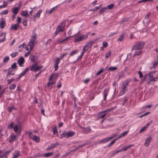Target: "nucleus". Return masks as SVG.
I'll list each match as a JSON object with an SVG mask.
<instances>
[{"label":"nucleus","instance_id":"nucleus-14","mask_svg":"<svg viewBox=\"0 0 158 158\" xmlns=\"http://www.w3.org/2000/svg\"><path fill=\"white\" fill-rule=\"evenodd\" d=\"M57 143L52 144H51V145L48 146V147L47 148V149L48 150H50L51 149L53 148H54L56 146H57Z\"/></svg>","mask_w":158,"mask_h":158},{"label":"nucleus","instance_id":"nucleus-51","mask_svg":"<svg viewBox=\"0 0 158 158\" xmlns=\"http://www.w3.org/2000/svg\"><path fill=\"white\" fill-rule=\"evenodd\" d=\"M17 23H18V24L19 25V24L21 22V18L20 17H17Z\"/></svg>","mask_w":158,"mask_h":158},{"label":"nucleus","instance_id":"nucleus-46","mask_svg":"<svg viewBox=\"0 0 158 158\" xmlns=\"http://www.w3.org/2000/svg\"><path fill=\"white\" fill-rule=\"evenodd\" d=\"M158 65V62H156L154 63L153 64V65L152 66L153 68V69H155Z\"/></svg>","mask_w":158,"mask_h":158},{"label":"nucleus","instance_id":"nucleus-58","mask_svg":"<svg viewBox=\"0 0 158 158\" xmlns=\"http://www.w3.org/2000/svg\"><path fill=\"white\" fill-rule=\"evenodd\" d=\"M7 2H4L3 3V5L2 6L4 8H5L7 6Z\"/></svg>","mask_w":158,"mask_h":158},{"label":"nucleus","instance_id":"nucleus-36","mask_svg":"<svg viewBox=\"0 0 158 158\" xmlns=\"http://www.w3.org/2000/svg\"><path fill=\"white\" fill-rule=\"evenodd\" d=\"M20 152H17L13 156V158H17L19 155Z\"/></svg>","mask_w":158,"mask_h":158},{"label":"nucleus","instance_id":"nucleus-10","mask_svg":"<svg viewBox=\"0 0 158 158\" xmlns=\"http://www.w3.org/2000/svg\"><path fill=\"white\" fill-rule=\"evenodd\" d=\"M20 26L18 24V23H16L15 24H12L10 27V29H14L15 30H17Z\"/></svg>","mask_w":158,"mask_h":158},{"label":"nucleus","instance_id":"nucleus-30","mask_svg":"<svg viewBox=\"0 0 158 158\" xmlns=\"http://www.w3.org/2000/svg\"><path fill=\"white\" fill-rule=\"evenodd\" d=\"M17 67L16 64V63H14L11 66V67L10 68V69L13 70L15 69Z\"/></svg>","mask_w":158,"mask_h":158},{"label":"nucleus","instance_id":"nucleus-53","mask_svg":"<svg viewBox=\"0 0 158 158\" xmlns=\"http://www.w3.org/2000/svg\"><path fill=\"white\" fill-rule=\"evenodd\" d=\"M103 94H106V96H107L108 95V89H106L104 90L103 92Z\"/></svg>","mask_w":158,"mask_h":158},{"label":"nucleus","instance_id":"nucleus-18","mask_svg":"<svg viewBox=\"0 0 158 158\" xmlns=\"http://www.w3.org/2000/svg\"><path fill=\"white\" fill-rule=\"evenodd\" d=\"M5 26V21L3 20H1L0 22V28L3 29Z\"/></svg>","mask_w":158,"mask_h":158},{"label":"nucleus","instance_id":"nucleus-64","mask_svg":"<svg viewBox=\"0 0 158 158\" xmlns=\"http://www.w3.org/2000/svg\"><path fill=\"white\" fill-rule=\"evenodd\" d=\"M107 114L106 113H104V114H102L100 117V118H104Z\"/></svg>","mask_w":158,"mask_h":158},{"label":"nucleus","instance_id":"nucleus-61","mask_svg":"<svg viewBox=\"0 0 158 158\" xmlns=\"http://www.w3.org/2000/svg\"><path fill=\"white\" fill-rule=\"evenodd\" d=\"M60 58H57L56 59V61H55V63H56V64H59V63H60Z\"/></svg>","mask_w":158,"mask_h":158},{"label":"nucleus","instance_id":"nucleus-16","mask_svg":"<svg viewBox=\"0 0 158 158\" xmlns=\"http://www.w3.org/2000/svg\"><path fill=\"white\" fill-rule=\"evenodd\" d=\"M19 7H15L12 10V12L14 14H17L19 12Z\"/></svg>","mask_w":158,"mask_h":158},{"label":"nucleus","instance_id":"nucleus-12","mask_svg":"<svg viewBox=\"0 0 158 158\" xmlns=\"http://www.w3.org/2000/svg\"><path fill=\"white\" fill-rule=\"evenodd\" d=\"M25 61L24 59L23 56L20 57L19 59L18 60L17 63H18L20 66H21Z\"/></svg>","mask_w":158,"mask_h":158},{"label":"nucleus","instance_id":"nucleus-31","mask_svg":"<svg viewBox=\"0 0 158 158\" xmlns=\"http://www.w3.org/2000/svg\"><path fill=\"white\" fill-rule=\"evenodd\" d=\"M124 34L122 35H121L120 37L118 38L117 40L118 42H121L124 39Z\"/></svg>","mask_w":158,"mask_h":158},{"label":"nucleus","instance_id":"nucleus-59","mask_svg":"<svg viewBox=\"0 0 158 158\" xmlns=\"http://www.w3.org/2000/svg\"><path fill=\"white\" fill-rule=\"evenodd\" d=\"M11 152V151H7L6 152L4 155L3 156H7L8 154L10 153V152Z\"/></svg>","mask_w":158,"mask_h":158},{"label":"nucleus","instance_id":"nucleus-22","mask_svg":"<svg viewBox=\"0 0 158 158\" xmlns=\"http://www.w3.org/2000/svg\"><path fill=\"white\" fill-rule=\"evenodd\" d=\"M42 12L41 10H40L34 16V17L38 18L40 17V13Z\"/></svg>","mask_w":158,"mask_h":158},{"label":"nucleus","instance_id":"nucleus-15","mask_svg":"<svg viewBox=\"0 0 158 158\" xmlns=\"http://www.w3.org/2000/svg\"><path fill=\"white\" fill-rule=\"evenodd\" d=\"M74 134V133L72 131L66 132V138H68L69 137H71L73 136Z\"/></svg>","mask_w":158,"mask_h":158},{"label":"nucleus","instance_id":"nucleus-34","mask_svg":"<svg viewBox=\"0 0 158 158\" xmlns=\"http://www.w3.org/2000/svg\"><path fill=\"white\" fill-rule=\"evenodd\" d=\"M66 137V132L65 131L63 132V133L60 135V137L61 138H63V137Z\"/></svg>","mask_w":158,"mask_h":158},{"label":"nucleus","instance_id":"nucleus-39","mask_svg":"<svg viewBox=\"0 0 158 158\" xmlns=\"http://www.w3.org/2000/svg\"><path fill=\"white\" fill-rule=\"evenodd\" d=\"M16 85L15 84H12L10 87V90L14 89L16 87Z\"/></svg>","mask_w":158,"mask_h":158},{"label":"nucleus","instance_id":"nucleus-42","mask_svg":"<svg viewBox=\"0 0 158 158\" xmlns=\"http://www.w3.org/2000/svg\"><path fill=\"white\" fill-rule=\"evenodd\" d=\"M18 130V125L16 124L14 127V130L15 132H17Z\"/></svg>","mask_w":158,"mask_h":158},{"label":"nucleus","instance_id":"nucleus-11","mask_svg":"<svg viewBox=\"0 0 158 158\" xmlns=\"http://www.w3.org/2000/svg\"><path fill=\"white\" fill-rule=\"evenodd\" d=\"M115 135H114L113 136L103 139L100 141V143H104L107 142L109 141L110 139H112L114 137H115Z\"/></svg>","mask_w":158,"mask_h":158},{"label":"nucleus","instance_id":"nucleus-23","mask_svg":"<svg viewBox=\"0 0 158 158\" xmlns=\"http://www.w3.org/2000/svg\"><path fill=\"white\" fill-rule=\"evenodd\" d=\"M53 154V152H52L46 153L43 155V156L45 157H49L52 156Z\"/></svg>","mask_w":158,"mask_h":158},{"label":"nucleus","instance_id":"nucleus-13","mask_svg":"<svg viewBox=\"0 0 158 158\" xmlns=\"http://www.w3.org/2000/svg\"><path fill=\"white\" fill-rule=\"evenodd\" d=\"M152 138L151 137H148L146 139L145 142L144 144V145L146 147L148 146V144L151 141Z\"/></svg>","mask_w":158,"mask_h":158},{"label":"nucleus","instance_id":"nucleus-33","mask_svg":"<svg viewBox=\"0 0 158 158\" xmlns=\"http://www.w3.org/2000/svg\"><path fill=\"white\" fill-rule=\"evenodd\" d=\"M18 54V53L17 52H14L13 53H12L10 54L11 56L13 58L15 57Z\"/></svg>","mask_w":158,"mask_h":158},{"label":"nucleus","instance_id":"nucleus-29","mask_svg":"<svg viewBox=\"0 0 158 158\" xmlns=\"http://www.w3.org/2000/svg\"><path fill=\"white\" fill-rule=\"evenodd\" d=\"M21 15L22 16H28V14L27 13V11H24L22 12L21 13Z\"/></svg>","mask_w":158,"mask_h":158},{"label":"nucleus","instance_id":"nucleus-63","mask_svg":"<svg viewBox=\"0 0 158 158\" xmlns=\"http://www.w3.org/2000/svg\"><path fill=\"white\" fill-rule=\"evenodd\" d=\"M31 53V52L30 51H28L24 55V56L25 57H26L28 56Z\"/></svg>","mask_w":158,"mask_h":158},{"label":"nucleus","instance_id":"nucleus-48","mask_svg":"<svg viewBox=\"0 0 158 158\" xmlns=\"http://www.w3.org/2000/svg\"><path fill=\"white\" fill-rule=\"evenodd\" d=\"M89 144V143H84L83 144H82L81 145H79V147H80V148L82 147H83V146H85L86 145H87V144Z\"/></svg>","mask_w":158,"mask_h":158},{"label":"nucleus","instance_id":"nucleus-6","mask_svg":"<svg viewBox=\"0 0 158 158\" xmlns=\"http://www.w3.org/2000/svg\"><path fill=\"white\" fill-rule=\"evenodd\" d=\"M29 136L31 139L37 143L39 142L40 141L39 138L36 135H34L31 132L29 133Z\"/></svg>","mask_w":158,"mask_h":158},{"label":"nucleus","instance_id":"nucleus-37","mask_svg":"<svg viewBox=\"0 0 158 158\" xmlns=\"http://www.w3.org/2000/svg\"><path fill=\"white\" fill-rule=\"evenodd\" d=\"M114 5L113 4H112L110 5H108L107 6V7H106V8H107V9H112L114 7Z\"/></svg>","mask_w":158,"mask_h":158},{"label":"nucleus","instance_id":"nucleus-4","mask_svg":"<svg viewBox=\"0 0 158 158\" xmlns=\"http://www.w3.org/2000/svg\"><path fill=\"white\" fill-rule=\"evenodd\" d=\"M88 35V34H87L81 36H76L74 40V42H77L85 40L87 38Z\"/></svg>","mask_w":158,"mask_h":158},{"label":"nucleus","instance_id":"nucleus-35","mask_svg":"<svg viewBox=\"0 0 158 158\" xmlns=\"http://www.w3.org/2000/svg\"><path fill=\"white\" fill-rule=\"evenodd\" d=\"M8 10H4L2 12L0 13V14L1 15H6V14H8Z\"/></svg>","mask_w":158,"mask_h":158},{"label":"nucleus","instance_id":"nucleus-1","mask_svg":"<svg viewBox=\"0 0 158 158\" xmlns=\"http://www.w3.org/2000/svg\"><path fill=\"white\" fill-rule=\"evenodd\" d=\"M36 39V34L34 33L31 37L30 41L28 44V46L30 47V50H32L35 46L36 43L35 42Z\"/></svg>","mask_w":158,"mask_h":158},{"label":"nucleus","instance_id":"nucleus-17","mask_svg":"<svg viewBox=\"0 0 158 158\" xmlns=\"http://www.w3.org/2000/svg\"><path fill=\"white\" fill-rule=\"evenodd\" d=\"M56 83V81H54L53 82H50L49 81L47 85H45V87H50L51 86H52V85H54Z\"/></svg>","mask_w":158,"mask_h":158},{"label":"nucleus","instance_id":"nucleus-55","mask_svg":"<svg viewBox=\"0 0 158 158\" xmlns=\"http://www.w3.org/2000/svg\"><path fill=\"white\" fill-rule=\"evenodd\" d=\"M101 6H102L101 5H100L99 6L95 7V8L93 10V11H94L99 9L100 8Z\"/></svg>","mask_w":158,"mask_h":158},{"label":"nucleus","instance_id":"nucleus-5","mask_svg":"<svg viewBox=\"0 0 158 158\" xmlns=\"http://www.w3.org/2000/svg\"><path fill=\"white\" fill-rule=\"evenodd\" d=\"M65 21H63L60 25L57 27L56 29L57 30H58V31L63 32L64 31L65 26Z\"/></svg>","mask_w":158,"mask_h":158},{"label":"nucleus","instance_id":"nucleus-2","mask_svg":"<svg viewBox=\"0 0 158 158\" xmlns=\"http://www.w3.org/2000/svg\"><path fill=\"white\" fill-rule=\"evenodd\" d=\"M145 43L142 42L138 41L135 44L133 45L132 50H141L143 49L144 47Z\"/></svg>","mask_w":158,"mask_h":158},{"label":"nucleus","instance_id":"nucleus-49","mask_svg":"<svg viewBox=\"0 0 158 158\" xmlns=\"http://www.w3.org/2000/svg\"><path fill=\"white\" fill-rule=\"evenodd\" d=\"M15 109V108L13 106H11V107H9L8 109V111L10 112L12 111V110H14Z\"/></svg>","mask_w":158,"mask_h":158},{"label":"nucleus","instance_id":"nucleus-27","mask_svg":"<svg viewBox=\"0 0 158 158\" xmlns=\"http://www.w3.org/2000/svg\"><path fill=\"white\" fill-rule=\"evenodd\" d=\"M43 156V154L40 153L35 154L34 155V158H36L37 157H42Z\"/></svg>","mask_w":158,"mask_h":158},{"label":"nucleus","instance_id":"nucleus-60","mask_svg":"<svg viewBox=\"0 0 158 158\" xmlns=\"http://www.w3.org/2000/svg\"><path fill=\"white\" fill-rule=\"evenodd\" d=\"M14 78L11 79H8L7 80V81H8L7 84H10L11 82L12 81H14Z\"/></svg>","mask_w":158,"mask_h":158},{"label":"nucleus","instance_id":"nucleus-62","mask_svg":"<svg viewBox=\"0 0 158 158\" xmlns=\"http://www.w3.org/2000/svg\"><path fill=\"white\" fill-rule=\"evenodd\" d=\"M128 148L127 147H125L123 148H122V149H120L121 150V151H126L127 150V149Z\"/></svg>","mask_w":158,"mask_h":158},{"label":"nucleus","instance_id":"nucleus-43","mask_svg":"<svg viewBox=\"0 0 158 158\" xmlns=\"http://www.w3.org/2000/svg\"><path fill=\"white\" fill-rule=\"evenodd\" d=\"M141 51H139L138 52H135L134 55H133V56H135V55L139 56V55H140L141 54Z\"/></svg>","mask_w":158,"mask_h":158},{"label":"nucleus","instance_id":"nucleus-8","mask_svg":"<svg viewBox=\"0 0 158 158\" xmlns=\"http://www.w3.org/2000/svg\"><path fill=\"white\" fill-rule=\"evenodd\" d=\"M15 71L10 68H9L7 69V73L6 76V78H8V77L10 75H15Z\"/></svg>","mask_w":158,"mask_h":158},{"label":"nucleus","instance_id":"nucleus-47","mask_svg":"<svg viewBox=\"0 0 158 158\" xmlns=\"http://www.w3.org/2000/svg\"><path fill=\"white\" fill-rule=\"evenodd\" d=\"M103 71V69H100L99 71L97 72L96 73V75H100L102 73Z\"/></svg>","mask_w":158,"mask_h":158},{"label":"nucleus","instance_id":"nucleus-50","mask_svg":"<svg viewBox=\"0 0 158 158\" xmlns=\"http://www.w3.org/2000/svg\"><path fill=\"white\" fill-rule=\"evenodd\" d=\"M77 50H75L72 52L70 53L69 54V55L70 56H72L74 55L76 53H77Z\"/></svg>","mask_w":158,"mask_h":158},{"label":"nucleus","instance_id":"nucleus-45","mask_svg":"<svg viewBox=\"0 0 158 158\" xmlns=\"http://www.w3.org/2000/svg\"><path fill=\"white\" fill-rule=\"evenodd\" d=\"M52 130H53V134H56L57 133L56 127H55V128H53Z\"/></svg>","mask_w":158,"mask_h":158},{"label":"nucleus","instance_id":"nucleus-19","mask_svg":"<svg viewBox=\"0 0 158 158\" xmlns=\"http://www.w3.org/2000/svg\"><path fill=\"white\" fill-rule=\"evenodd\" d=\"M155 73L153 72H150L148 73V74H146L144 76V79H145L147 77L149 76V77H150V78L152 77H153V74H154Z\"/></svg>","mask_w":158,"mask_h":158},{"label":"nucleus","instance_id":"nucleus-28","mask_svg":"<svg viewBox=\"0 0 158 158\" xmlns=\"http://www.w3.org/2000/svg\"><path fill=\"white\" fill-rule=\"evenodd\" d=\"M118 139V138H116L115 139H114V140H112L110 143L108 145L107 147L108 148L111 147L112 145L116 141V140Z\"/></svg>","mask_w":158,"mask_h":158},{"label":"nucleus","instance_id":"nucleus-52","mask_svg":"<svg viewBox=\"0 0 158 158\" xmlns=\"http://www.w3.org/2000/svg\"><path fill=\"white\" fill-rule=\"evenodd\" d=\"M157 78H158V77H152L150 78V81H156V79H157Z\"/></svg>","mask_w":158,"mask_h":158},{"label":"nucleus","instance_id":"nucleus-41","mask_svg":"<svg viewBox=\"0 0 158 158\" xmlns=\"http://www.w3.org/2000/svg\"><path fill=\"white\" fill-rule=\"evenodd\" d=\"M111 51H110L108 53H107L105 56V58H107L108 57L110 56L111 55Z\"/></svg>","mask_w":158,"mask_h":158},{"label":"nucleus","instance_id":"nucleus-54","mask_svg":"<svg viewBox=\"0 0 158 158\" xmlns=\"http://www.w3.org/2000/svg\"><path fill=\"white\" fill-rule=\"evenodd\" d=\"M147 128V127H146V126H145L144 127H143L139 131V133H141L142 132H143V131H144L145 129Z\"/></svg>","mask_w":158,"mask_h":158},{"label":"nucleus","instance_id":"nucleus-32","mask_svg":"<svg viewBox=\"0 0 158 158\" xmlns=\"http://www.w3.org/2000/svg\"><path fill=\"white\" fill-rule=\"evenodd\" d=\"M9 60V56H7L5 57L3 60V63H6Z\"/></svg>","mask_w":158,"mask_h":158},{"label":"nucleus","instance_id":"nucleus-56","mask_svg":"<svg viewBox=\"0 0 158 158\" xmlns=\"http://www.w3.org/2000/svg\"><path fill=\"white\" fill-rule=\"evenodd\" d=\"M15 135H14L13 136H11L10 140V142H13L15 139Z\"/></svg>","mask_w":158,"mask_h":158},{"label":"nucleus","instance_id":"nucleus-57","mask_svg":"<svg viewBox=\"0 0 158 158\" xmlns=\"http://www.w3.org/2000/svg\"><path fill=\"white\" fill-rule=\"evenodd\" d=\"M25 74L23 72L22 73H21V74H20L19 75V76L18 77V79H20L21 77L23 76Z\"/></svg>","mask_w":158,"mask_h":158},{"label":"nucleus","instance_id":"nucleus-24","mask_svg":"<svg viewBox=\"0 0 158 158\" xmlns=\"http://www.w3.org/2000/svg\"><path fill=\"white\" fill-rule=\"evenodd\" d=\"M115 108V107H113L111 108L110 109H107L106 110H104L103 112H102V113H105V112H110L111 111L113 110Z\"/></svg>","mask_w":158,"mask_h":158},{"label":"nucleus","instance_id":"nucleus-9","mask_svg":"<svg viewBox=\"0 0 158 158\" xmlns=\"http://www.w3.org/2000/svg\"><path fill=\"white\" fill-rule=\"evenodd\" d=\"M95 42V41H90L88 42L84 47L85 48H87V49H88L89 48L92 46L93 44Z\"/></svg>","mask_w":158,"mask_h":158},{"label":"nucleus","instance_id":"nucleus-40","mask_svg":"<svg viewBox=\"0 0 158 158\" xmlns=\"http://www.w3.org/2000/svg\"><path fill=\"white\" fill-rule=\"evenodd\" d=\"M117 69V68L116 67H110L108 69L109 70H111L112 71H114L116 70Z\"/></svg>","mask_w":158,"mask_h":158},{"label":"nucleus","instance_id":"nucleus-38","mask_svg":"<svg viewBox=\"0 0 158 158\" xmlns=\"http://www.w3.org/2000/svg\"><path fill=\"white\" fill-rule=\"evenodd\" d=\"M57 6L53 7L50 10L48 11V13L49 14H51L53 11H54V10L55 9V8Z\"/></svg>","mask_w":158,"mask_h":158},{"label":"nucleus","instance_id":"nucleus-25","mask_svg":"<svg viewBox=\"0 0 158 158\" xmlns=\"http://www.w3.org/2000/svg\"><path fill=\"white\" fill-rule=\"evenodd\" d=\"M128 131H125L123 132L122 134L120 135L117 138L118 139H119L121 137H123V136H125L126 135L127 133H128Z\"/></svg>","mask_w":158,"mask_h":158},{"label":"nucleus","instance_id":"nucleus-3","mask_svg":"<svg viewBox=\"0 0 158 158\" xmlns=\"http://www.w3.org/2000/svg\"><path fill=\"white\" fill-rule=\"evenodd\" d=\"M38 63H35V64L29 66L30 70L32 71L36 72L41 69L43 66L41 65L38 66Z\"/></svg>","mask_w":158,"mask_h":158},{"label":"nucleus","instance_id":"nucleus-7","mask_svg":"<svg viewBox=\"0 0 158 158\" xmlns=\"http://www.w3.org/2000/svg\"><path fill=\"white\" fill-rule=\"evenodd\" d=\"M128 85V82L127 81H125L123 82L122 84V92L123 94H124L126 92V88L127 86Z\"/></svg>","mask_w":158,"mask_h":158},{"label":"nucleus","instance_id":"nucleus-21","mask_svg":"<svg viewBox=\"0 0 158 158\" xmlns=\"http://www.w3.org/2000/svg\"><path fill=\"white\" fill-rule=\"evenodd\" d=\"M37 57L33 55L31 57V60L32 62L34 63L35 62V60L37 59Z\"/></svg>","mask_w":158,"mask_h":158},{"label":"nucleus","instance_id":"nucleus-20","mask_svg":"<svg viewBox=\"0 0 158 158\" xmlns=\"http://www.w3.org/2000/svg\"><path fill=\"white\" fill-rule=\"evenodd\" d=\"M83 131L84 133H87L90 132L91 131V130L90 127H88L87 128H84Z\"/></svg>","mask_w":158,"mask_h":158},{"label":"nucleus","instance_id":"nucleus-44","mask_svg":"<svg viewBox=\"0 0 158 158\" xmlns=\"http://www.w3.org/2000/svg\"><path fill=\"white\" fill-rule=\"evenodd\" d=\"M14 123L13 122L11 123L10 125H9L8 127V129H12L13 128V125H14Z\"/></svg>","mask_w":158,"mask_h":158},{"label":"nucleus","instance_id":"nucleus-26","mask_svg":"<svg viewBox=\"0 0 158 158\" xmlns=\"http://www.w3.org/2000/svg\"><path fill=\"white\" fill-rule=\"evenodd\" d=\"M107 10V8L106 7L102 8L99 11V13L100 14H102L105 11Z\"/></svg>","mask_w":158,"mask_h":158}]
</instances>
